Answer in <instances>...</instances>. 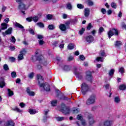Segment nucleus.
Returning a JSON list of instances; mask_svg holds the SVG:
<instances>
[{"instance_id": "obj_1", "label": "nucleus", "mask_w": 126, "mask_h": 126, "mask_svg": "<svg viewBox=\"0 0 126 126\" xmlns=\"http://www.w3.org/2000/svg\"><path fill=\"white\" fill-rule=\"evenodd\" d=\"M85 116L86 118H87L89 121V125L90 126H93L96 123V121L94 119V117L93 115L91 114V113L87 112L85 113Z\"/></svg>"}, {"instance_id": "obj_2", "label": "nucleus", "mask_w": 126, "mask_h": 126, "mask_svg": "<svg viewBox=\"0 0 126 126\" xmlns=\"http://www.w3.org/2000/svg\"><path fill=\"white\" fill-rule=\"evenodd\" d=\"M96 100H97V98L96 97V95L92 94L90 96L89 98L87 99L86 104L87 105H92L94 104L95 102H96Z\"/></svg>"}, {"instance_id": "obj_3", "label": "nucleus", "mask_w": 126, "mask_h": 126, "mask_svg": "<svg viewBox=\"0 0 126 126\" xmlns=\"http://www.w3.org/2000/svg\"><path fill=\"white\" fill-rule=\"evenodd\" d=\"M81 89L82 94H83V95H85V94L87 93L88 90H89V87L88 86V85L84 83L81 85Z\"/></svg>"}, {"instance_id": "obj_4", "label": "nucleus", "mask_w": 126, "mask_h": 126, "mask_svg": "<svg viewBox=\"0 0 126 126\" xmlns=\"http://www.w3.org/2000/svg\"><path fill=\"white\" fill-rule=\"evenodd\" d=\"M107 34L109 39H111V37L114 36V35L118 36L119 35V32L118 31V30L113 29L112 30L109 31Z\"/></svg>"}, {"instance_id": "obj_5", "label": "nucleus", "mask_w": 126, "mask_h": 126, "mask_svg": "<svg viewBox=\"0 0 126 126\" xmlns=\"http://www.w3.org/2000/svg\"><path fill=\"white\" fill-rule=\"evenodd\" d=\"M37 79L38 82L39 87H43L44 86V78L40 74H37Z\"/></svg>"}, {"instance_id": "obj_6", "label": "nucleus", "mask_w": 126, "mask_h": 126, "mask_svg": "<svg viewBox=\"0 0 126 126\" xmlns=\"http://www.w3.org/2000/svg\"><path fill=\"white\" fill-rule=\"evenodd\" d=\"M61 111L63 114H69V107L66 106L65 104L61 105Z\"/></svg>"}, {"instance_id": "obj_7", "label": "nucleus", "mask_w": 126, "mask_h": 126, "mask_svg": "<svg viewBox=\"0 0 126 126\" xmlns=\"http://www.w3.org/2000/svg\"><path fill=\"white\" fill-rule=\"evenodd\" d=\"M26 54V50L25 49H23L20 51V54L18 55V61H22L24 59L23 56Z\"/></svg>"}, {"instance_id": "obj_8", "label": "nucleus", "mask_w": 126, "mask_h": 126, "mask_svg": "<svg viewBox=\"0 0 126 126\" xmlns=\"http://www.w3.org/2000/svg\"><path fill=\"white\" fill-rule=\"evenodd\" d=\"M86 80L88 81H92L93 79V77L92 76V72L90 71H88L86 73Z\"/></svg>"}, {"instance_id": "obj_9", "label": "nucleus", "mask_w": 126, "mask_h": 126, "mask_svg": "<svg viewBox=\"0 0 126 126\" xmlns=\"http://www.w3.org/2000/svg\"><path fill=\"white\" fill-rule=\"evenodd\" d=\"M114 121L112 120H105L103 122L102 126H111L113 125Z\"/></svg>"}, {"instance_id": "obj_10", "label": "nucleus", "mask_w": 126, "mask_h": 126, "mask_svg": "<svg viewBox=\"0 0 126 126\" xmlns=\"http://www.w3.org/2000/svg\"><path fill=\"white\" fill-rule=\"evenodd\" d=\"M12 33V28H9L5 32H3L2 33L3 36H5L6 35H11Z\"/></svg>"}, {"instance_id": "obj_11", "label": "nucleus", "mask_w": 126, "mask_h": 126, "mask_svg": "<svg viewBox=\"0 0 126 126\" xmlns=\"http://www.w3.org/2000/svg\"><path fill=\"white\" fill-rule=\"evenodd\" d=\"M85 17L88 18L90 15V9L89 8H86L84 11Z\"/></svg>"}, {"instance_id": "obj_12", "label": "nucleus", "mask_w": 126, "mask_h": 126, "mask_svg": "<svg viewBox=\"0 0 126 126\" xmlns=\"http://www.w3.org/2000/svg\"><path fill=\"white\" fill-rule=\"evenodd\" d=\"M19 8L21 10H22V13H23V14H25V13L23 10H25V4L23 3H21L19 5Z\"/></svg>"}, {"instance_id": "obj_13", "label": "nucleus", "mask_w": 126, "mask_h": 126, "mask_svg": "<svg viewBox=\"0 0 126 126\" xmlns=\"http://www.w3.org/2000/svg\"><path fill=\"white\" fill-rule=\"evenodd\" d=\"M86 41L88 43H92L94 41V37L92 35L87 36Z\"/></svg>"}, {"instance_id": "obj_14", "label": "nucleus", "mask_w": 126, "mask_h": 126, "mask_svg": "<svg viewBox=\"0 0 126 126\" xmlns=\"http://www.w3.org/2000/svg\"><path fill=\"white\" fill-rule=\"evenodd\" d=\"M42 87L44 88V89L45 90V91H50L51 89L50 85L47 83L43 84V86Z\"/></svg>"}, {"instance_id": "obj_15", "label": "nucleus", "mask_w": 126, "mask_h": 126, "mask_svg": "<svg viewBox=\"0 0 126 126\" xmlns=\"http://www.w3.org/2000/svg\"><path fill=\"white\" fill-rule=\"evenodd\" d=\"M27 93L29 96H35V93L30 90V88H27Z\"/></svg>"}, {"instance_id": "obj_16", "label": "nucleus", "mask_w": 126, "mask_h": 126, "mask_svg": "<svg viewBox=\"0 0 126 126\" xmlns=\"http://www.w3.org/2000/svg\"><path fill=\"white\" fill-rule=\"evenodd\" d=\"M5 86V83L4 82V80L3 78H1L0 79V88H3Z\"/></svg>"}, {"instance_id": "obj_17", "label": "nucleus", "mask_w": 126, "mask_h": 126, "mask_svg": "<svg viewBox=\"0 0 126 126\" xmlns=\"http://www.w3.org/2000/svg\"><path fill=\"white\" fill-rule=\"evenodd\" d=\"M59 28L61 31H66V26H65V25L63 24H61L59 26Z\"/></svg>"}, {"instance_id": "obj_18", "label": "nucleus", "mask_w": 126, "mask_h": 126, "mask_svg": "<svg viewBox=\"0 0 126 126\" xmlns=\"http://www.w3.org/2000/svg\"><path fill=\"white\" fill-rule=\"evenodd\" d=\"M62 68L65 71H69L71 69V67L70 66L64 65L63 66Z\"/></svg>"}, {"instance_id": "obj_19", "label": "nucleus", "mask_w": 126, "mask_h": 126, "mask_svg": "<svg viewBox=\"0 0 126 126\" xmlns=\"http://www.w3.org/2000/svg\"><path fill=\"white\" fill-rule=\"evenodd\" d=\"M0 30H5V29H7V25L5 23H3L1 24V29Z\"/></svg>"}, {"instance_id": "obj_20", "label": "nucleus", "mask_w": 126, "mask_h": 126, "mask_svg": "<svg viewBox=\"0 0 126 126\" xmlns=\"http://www.w3.org/2000/svg\"><path fill=\"white\" fill-rule=\"evenodd\" d=\"M5 126H14V123L11 120L7 121L5 123Z\"/></svg>"}, {"instance_id": "obj_21", "label": "nucleus", "mask_w": 126, "mask_h": 126, "mask_svg": "<svg viewBox=\"0 0 126 126\" xmlns=\"http://www.w3.org/2000/svg\"><path fill=\"white\" fill-rule=\"evenodd\" d=\"M15 27H17V28H20V29H24V27H23L22 25H21L20 24L15 22L14 23Z\"/></svg>"}, {"instance_id": "obj_22", "label": "nucleus", "mask_w": 126, "mask_h": 126, "mask_svg": "<svg viewBox=\"0 0 126 126\" xmlns=\"http://www.w3.org/2000/svg\"><path fill=\"white\" fill-rule=\"evenodd\" d=\"M12 110L17 112L18 113H22L23 112L22 110H20V109L18 108V107H15L14 108H12Z\"/></svg>"}, {"instance_id": "obj_23", "label": "nucleus", "mask_w": 126, "mask_h": 126, "mask_svg": "<svg viewBox=\"0 0 126 126\" xmlns=\"http://www.w3.org/2000/svg\"><path fill=\"white\" fill-rule=\"evenodd\" d=\"M87 4L89 6H92L94 4V3L91 0H88L86 1Z\"/></svg>"}, {"instance_id": "obj_24", "label": "nucleus", "mask_w": 126, "mask_h": 126, "mask_svg": "<svg viewBox=\"0 0 126 126\" xmlns=\"http://www.w3.org/2000/svg\"><path fill=\"white\" fill-rule=\"evenodd\" d=\"M29 112L31 115H35L37 113V111L34 109H29Z\"/></svg>"}, {"instance_id": "obj_25", "label": "nucleus", "mask_w": 126, "mask_h": 126, "mask_svg": "<svg viewBox=\"0 0 126 126\" xmlns=\"http://www.w3.org/2000/svg\"><path fill=\"white\" fill-rule=\"evenodd\" d=\"M75 75L76 77H77L79 80H80V79H82V74L80 73H76Z\"/></svg>"}, {"instance_id": "obj_26", "label": "nucleus", "mask_w": 126, "mask_h": 126, "mask_svg": "<svg viewBox=\"0 0 126 126\" xmlns=\"http://www.w3.org/2000/svg\"><path fill=\"white\" fill-rule=\"evenodd\" d=\"M67 48L68 50H72L73 49H74V44L72 43H70L68 46Z\"/></svg>"}, {"instance_id": "obj_27", "label": "nucleus", "mask_w": 126, "mask_h": 126, "mask_svg": "<svg viewBox=\"0 0 126 126\" xmlns=\"http://www.w3.org/2000/svg\"><path fill=\"white\" fill-rule=\"evenodd\" d=\"M114 73H115V69H111L109 72V76H112L114 75Z\"/></svg>"}, {"instance_id": "obj_28", "label": "nucleus", "mask_w": 126, "mask_h": 126, "mask_svg": "<svg viewBox=\"0 0 126 126\" xmlns=\"http://www.w3.org/2000/svg\"><path fill=\"white\" fill-rule=\"evenodd\" d=\"M37 25L40 28H44V27H45V25L42 22L37 23Z\"/></svg>"}, {"instance_id": "obj_29", "label": "nucleus", "mask_w": 126, "mask_h": 126, "mask_svg": "<svg viewBox=\"0 0 126 126\" xmlns=\"http://www.w3.org/2000/svg\"><path fill=\"white\" fill-rule=\"evenodd\" d=\"M66 8H67V9L71 10V9H72V5H71V4L70 3H68L66 4Z\"/></svg>"}, {"instance_id": "obj_30", "label": "nucleus", "mask_w": 126, "mask_h": 126, "mask_svg": "<svg viewBox=\"0 0 126 126\" xmlns=\"http://www.w3.org/2000/svg\"><path fill=\"white\" fill-rule=\"evenodd\" d=\"M55 28V25L51 24L48 25V29L49 30H54Z\"/></svg>"}, {"instance_id": "obj_31", "label": "nucleus", "mask_w": 126, "mask_h": 126, "mask_svg": "<svg viewBox=\"0 0 126 126\" xmlns=\"http://www.w3.org/2000/svg\"><path fill=\"white\" fill-rule=\"evenodd\" d=\"M8 94L10 97L11 96H13V94H14L13 92L10 90V89H8Z\"/></svg>"}, {"instance_id": "obj_32", "label": "nucleus", "mask_w": 126, "mask_h": 126, "mask_svg": "<svg viewBox=\"0 0 126 126\" xmlns=\"http://www.w3.org/2000/svg\"><path fill=\"white\" fill-rule=\"evenodd\" d=\"M77 7L79 8V9H83L84 8V5L82 4H77Z\"/></svg>"}, {"instance_id": "obj_33", "label": "nucleus", "mask_w": 126, "mask_h": 126, "mask_svg": "<svg viewBox=\"0 0 126 126\" xmlns=\"http://www.w3.org/2000/svg\"><path fill=\"white\" fill-rule=\"evenodd\" d=\"M115 47H120L122 46V42L121 41H117L115 44Z\"/></svg>"}, {"instance_id": "obj_34", "label": "nucleus", "mask_w": 126, "mask_h": 126, "mask_svg": "<svg viewBox=\"0 0 126 126\" xmlns=\"http://www.w3.org/2000/svg\"><path fill=\"white\" fill-rule=\"evenodd\" d=\"M96 61H97V62H103L104 61V58L103 57H98L96 59Z\"/></svg>"}, {"instance_id": "obj_35", "label": "nucleus", "mask_w": 126, "mask_h": 126, "mask_svg": "<svg viewBox=\"0 0 126 126\" xmlns=\"http://www.w3.org/2000/svg\"><path fill=\"white\" fill-rule=\"evenodd\" d=\"M56 120L58 122H61L62 121H63L64 120V118L63 117H56Z\"/></svg>"}, {"instance_id": "obj_36", "label": "nucleus", "mask_w": 126, "mask_h": 126, "mask_svg": "<svg viewBox=\"0 0 126 126\" xmlns=\"http://www.w3.org/2000/svg\"><path fill=\"white\" fill-rule=\"evenodd\" d=\"M120 90H125L126 89V86L125 85H121L119 86Z\"/></svg>"}, {"instance_id": "obj_37", "label": "nucleus", "mask_w": 126, "mask_h": 126, "mask_svg": "<svg viewBox=\"0 0 126 126\" xmlns=\"http://www.w3.org/2000/svg\"><path fill=\"white\" fill-rule=\"evenodd\" d=\"M120 97H116L114 98V101L115 102V103H117V104H118V103H120Z\"/></svg>"}, {"instance_id": "obj_38", "label": "nucleus", "mask_w": 126, "mask_h": 126, "mask_svg": "<svg viewBox=\"0 0 126 126\" xmlns=\"http://www.w3.org/2000/svg\"><path fill=\"white\" fill-rule=\"evenodd\" d=\"M111 6L112 7V8H117V3L115 2H112L111 3Z\"/></svg>"}, {"instance_id": "obj_39", "label": "nucleus", "mask_w": 126, "mask_h": 126, "mask_svg": "<svg viewBox=\"0 0 126 126\" xmlns=\"http://www.w3.org/2000/svg\"><path fill=\"white\" fill-rule=\"evenodd\" d=\"M32 20L34 22H37L38 20H39V17L35 16L32 17Z\"/></svg>"}, {"instance_id": "obj_40", "label": "nucleus", "mask_w": 126, "mask_h": 126, "mask_svg": "<svg viewBox=\"0 0 126 126\" xmlns=\"http://www.w3.org/2000/svg\"><path fill=\"white\" fill-rule=\"evenodd\" d=\"M104 30H105L103 28V27L99 28V29L98 30V33H99V34H102V33L103 32H104Z\"/></svg>"}, {"instance_id": "obj_41", "label": "nucleus", "mask_w": 126, "mask_h": 126, "mask_svg": "<svg viewBox=\"0 0 126 126\" xmlns=\"http://www.w3.org/2000/svg\"><path fill=\"white\" fill-rule=\"evenodd\" d=\"M3 67L4 70H9V68L8 67V65H7V64H4L3 66Z\"/></svg>"}, {"instance_id": "obj_42", "label": "nucleus", "mask_w": 126, "mask_h": 126, "mask_svg": "<svg viewBox=\"0 0 126 126\" xmlns=\"http://www.w3.org/2000/svg\"><path fill=\"white\" fill-rule=\"evenodd\" d=\"M29 32H30V34H32V35H35V32H34V30L32 29H29Z\"/></svg>"}, {"instance_id": "obj_43", "label": "nucleus", "mask_w": 126, "mask_h": 126, "mask_svg": "<svg viewBox=\"0 0 126 126\" xmlns=\"http://www.w3.org/2000/svg\"><path fill=\"white\" fill-rule=\"evenodd\" d=\"M119 71L122 74H123V73H125V69L124 68V67H122L120 68Z\"/></svg>"}, {"instance_id": "obj_44", "label": "nucleus", "mask_w": 126, "mask_h": 126, "mask_svg": "<svg viewBox=\"0 0 126 126\" xmlns=\"http://www.w3.org/2000/svg\"><path fill=\"white\" fill-rule=\"evenodd\" d=\"M46 18H47L49 20H51L53 18V15L48 14L46 16Z\"/></svg>"}, {"instance_id": "obj_45", "label": "nucleus", "mask_w": 126, "mask_h": 126, "mask_svg": "<svg viewBox=\"0 0 126 126\" xmlns=\"http://www.w3.org/2000/svg\"><path fill=\"white\" fill-rule=\"evenodd\" d=\"M11 77H12L13 78L16 77V72H15V71H13L11 73Z\"/></svg>"}, {"instance_id": "obj_46", "label": "nucleus", "mask_w": 126, "mask_h": 126, "mask_svg": "<svg viewBox=\"0 0 126 126\" xmlns=\"http://www.w3.org/2000/svg\"><path fill=\"white\" fill-rule=\"evenodd\" d=\"M38 43H39V45L42 46V45H44V44L45 43V41H43L42 39L39 40H38Z\"/></svg>"}, {"instance_id": "obj_47", "label": "nucleus", "mask_w": 126, "mask_h": 126, "mask_svg": "<svg viewBox=\"0 0 126 126\" xmlns=\"http://www.w3.org/2000/svg\"><path fill=\"white\" fill-rule=\"evenodd\" d=\"M33 20V17H30L26 19L27 21H28V22H31L32 20Z\"/></svg>"}, {"instance_id": "obj_48", "label": "nucleus", "mask_w": 126, "mask_h": 126, "mask_svg": "<svg viewBox=\"0 0 126 126\" xmlns=\"http://www.w3.org/2000/svg\"><path fill=\"white\" fill-rule=\"evenodd\" d=\"M34 73L32 72L30 74H29V78L32 79L33 77H34Z\"/></svg>"}, {"instance_id": "obj_49", "label": "nucleus", "mask_w": 126, "mask_h": 126, "mask_svg": "<svg viewBox=\"0 0 126 126\" xmlns=\"http://www.w3.org/2000/svg\"><path fill=\"white\" fill-rule=\"evenodd\" d=\"M81 124L82 126H86L87 125V124H86V121H85V120H82Z\"/></svg>"}, {"instance_id": "obj_50", "label": "nucleus", "mask_w": 126, "mask_h": 126, "mask_svg": "<svg viewBox=\"0 0 126 126\" xmlns=\"http://www.w3.org/2000/svg\"><path fill=\"white\" fill-rule=\"evenodd\" d=\"M84 31H85V30L84 29V28H82V29L81 30H80L79 31V34L80 35H82V34H83Z\"/></svg>"}, {"instance_id": "obj_51", "label": "nucleus", "mask_w": 126, "mask_h": 126, "mask_svg": "<svg viewBox=\"0 0 126 126\" xmlns=\"http://www.w3.org/2000/svg\"><path fill=\"white\" fill-rule=\"evenodd\" d=\"M91 28H92V24H91V23H89L88 25V27H87V29L88 30H90Z\"/></svg>"}, {"instance_id": "obj_52", "label": "nucleus", "mask_w": 126, "mask_h": 126, "mask_svg": "<svg viewBox=\"0 0 126 126\" xmlns=\"http://www.w3.org/2000/svg\"><path fill=\"white\" fill-rule=\"evenodd\" d=\"M37 37L39 40H42L43 38H44V36L43 35L40 34H37Z\"/></svg>"}, {"instance_id": "obj_53", "label": "nucleus", "mask_w": 126, "mask_h": 126, "mask_svg": "<svg viewBox=\"0 0 126 126\" xmlns=\"http://www.w3.org/2000/svg\"><path fill=\"white\" fill-rule=\"evenodd\" d=\"M101 11L103 14H106V13L107 12V10H106V9L105 8H102Z\"/></svg>"}, {"instance_id": "obj_54", "label": "nucleus", "mask_w": 126, "mask_h": 126, "mask_svg": "<svg viewBox=\"0 0 126 126\" xmlns=\"http://www.w3.org/2000/svg\"><path fill=\"white\" fill-rule=\"evenodd\" d=\"M11 41L12 43H15L16 39H15V37H14V36H12L11 38Z\"/></svg>"}, {"instance_id": "obj_55", "label": "nucleus", "mask_w": 126, "mask_h": 126, "mask_svg": "<svg viewBox=\"0 0 126 126\" xmlns=\"http://www.w3.org/2000/svg\"><path fill=\"white\" fill-rule=\"evenodd\" d=\"M52 106H56L57 105V100H53L51 102Z\"/></svg>"}, {"instance_id": "obj_56", "label": "nucleus", "mask_w": 126, "mask_h": 126, "mask_svg": "<svg viewBox=\"0 0 126 126\" xmlns=\"http://www.w3.org/2000/svg\"><path fill=\"white\" fill-rule=\"evenodd\" d=\"M79 59H80L81 61H84V60H85V57H84V56L83 55H80L79 56Z\"/></svg>"}, {"instance_id": "obj_57", "label": "nucleus", "mask_w": 126, "mask_h": 126, "mask_svg": "<svg viewBox=\"0 0 126 126\" xmlns=\"http://www.w3.org/2000/svg\"><path fill=\"white\" fill-rule=\"evenodd\" d=\"M19 106H20L21 108H24L25 107V104L23 102H21L19 104Z\"/></svg>"}, {"instance_id": "obj_58", "label": "nucleus", "mask_w": 126, "mask_h": 126, "mask_svg": "<svg viewBox=\"0 0 126 126\" xmlns=\"http://www.w3.org/2000/svg\"><path fill=\"white\" fill-rule=\"evenodd\" d=\"M113 13V11L112 10L110 9L107 11V14L108 15H111L112 13Z\"/></svg>"}, {"instance_id": "obj_59", "label": "nucleus", "mask_w": 126, "mask_h": 126, "mask_svg": "<svg viewBox=\"0 0 126 126\" xmlns=\"http://www.w3.org/2000/svg\"><path fill=\"white\" fill-rule=\"evenodd\" d=\"M4 22L5 23H8V22H9V18H6V19H5L4 20Z\"/></svg>"}, {"instance_id": "obj_60", "label": "nucleus", "mask_w": 126, "mask_h": 126, "mask_svg": "<svg viewBox=\"0 0 126 126\" xmlns=\"http://www.w3.org/2000/svg\"><path fill=\"white\" fill-rule=\"evenodd\" d=\"M68 61H69V62H71V61H73V57H72V56L69 57L68 58Z\"/></svg>"}, {"instance_id": "obj_61", "label": "nucleus", "mask_w": 126, "mask_h": 126, "mask_svg": "<svg viewBox=\"0 0 126 126\" xmlns=\"http://www.w3.org/2000/svg\"><path fill=\"white\" fill-rule=\"evenodd\" d=\"M44 115L45 116H47L48 115V113H49V110H45L44 111Z\"/></svg>"}, {"instance_id": "obj_62", "label": "nucleus", "mask_w": 126, "mask_h": 126, "mask_svg": "<svg viewBox=\"0 0 126 126\" xmlns=\"http://www.w3.org/2000/svg\"><path fill=\"white\" fill-rule=\"evenodd\" d=\"M100 56L101 57H105V52H104V51H102L100 52Z\"/></svg>"}, {"instance_id": "obj_63", "label": "nucleus", "mask_w": 126, "mask_h": 126, "mask_svg": "<svg viewBox=\"0 0 126 126\" xmlns=\"http://www.w3.org/2000/svg\"><path fill=\"white\" fill-rule=\"evenodd\" d=\"M47 116H45L43 117V122H44V123H46V122H47Z\"/></svg>"}, {"instance_id": "obj_64", "label": "nucleus", "mask_w": 126, "mask_h": 126, "mask_svg": "<svg viewBox=\"0 0 126 126\" xmlns=\"http://www.w3.org/2000/svg\"><path fill=\"white\" fill-rule=\"evenodd\" d=\"M14 50H15V47L14 46H10V51H14Z\"/></svg>"}]
</instances>
